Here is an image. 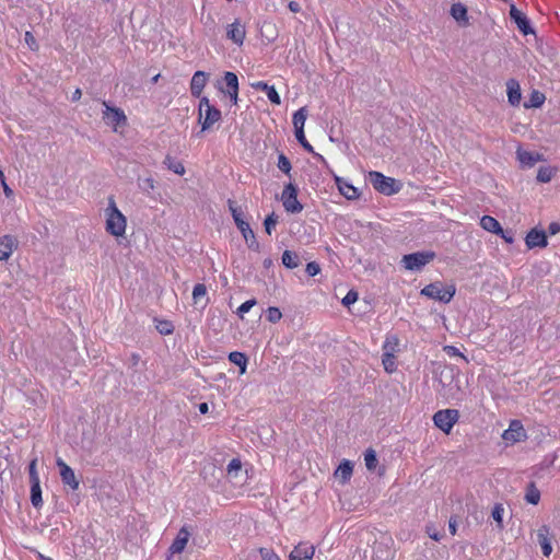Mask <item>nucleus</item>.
Instances as JSON below:
<instances>
[{
    "label": "nucleus",
    "mask_w": 560,
    "mask_h": 560,
    "mask_svg": "<svg viewBox=\"0 0 560 560\" xmlns=\"http://www.w3.org/2000/svg\"><path fill=\"white\" fill-rule=\"evenodd\" d=\"M0 179H1V183H2V186H3V191H4L5 196H7V197H10V196L13 194V191H12V189H10V188H9V186L7 185V183H5V178H4V174H3V172H2V171H0Z\"/></svg>",
    "instance_id": "052dcab7"
},
{
    "label": "nucleus",
    "mask_w": 560,
    "mask_h": 560,
    "mask_svg": "<svg viewBox=\"0 0 560 560\" xmlns=\"http://www.w3.org/2000/svg\"><path fill=\"white\" fill-rule=\"evenodd\" d=\"M425 533L429 535L430 538H432L435 541H439L442 538V535L432 524L427 525Z\"/></svg>",
    "instance_id": "6e6d98bb"
},
{
    "label": "nucleus",
    "mask_w": 560,
    "mask_h": 560,
    "mask_svg": "<svg viewBox=\"0 0 560 560\" xmlns=\"http://www.w3.org/2000/svg\"><path fill=\"white\" fill-rule=\"evenodd\" d=\"M209 75L203 71H196L190 81V91L194 96L199 97L202 93Z\"/></svg>",
    "instance_id": "a211bd4d"
},
{
    "label": "nucleus",
    "mask_w": 560,
    "mask_h": 560,
    "mask_svg": "<svg viewBox=\"0 0 560 560\" xmlns=\"http://www.w3.org/2000/svg\"><path fill=\"white\" fill-rule=\"evenodd\" d=\"M256 304V300H248L241 304L237 308V314L243 317L245 313H248L250 308Z\"/></svg>",
    "instance_id": "603ef678"
},
{
    "label": "nucleus",
    "mask_w": 560,
    "mask_h": 560,
    "mask_svg": "<svg viewBox=\"0 0 560 560\" xmlns=\"http://www.w3.org/2000/svg\"><path fill=\"white\" fill-rule=\"evenodd\" d=\"M81 96H82L81 90L80 89H75V91L72 93L71 100L73 102H77V101H79L81 98Z\"/></svg>",
    "instance_id": "338daca9"
},
{
    "label": "nucleus",
    "mask_w": 560,
    "mask_h": 560,
    "mask_svg": "<svg viewBox=\"0 0 560 560\" xmlns=\"http://www.w3.org/2000/svg\"><path fill=\"white\" fill-rule=\"evenodd\" d=\"M306 272L308 273V276L314 277L320 272V267L317 262H308L306 265Z\"/></svg>",
    "instance_id": "13d9d810"
},
{
    "label": "nucleus",
    "mask_w": 560,
    "mask_h": 560,
    "mask_svg": "<svg viewBox=\"0 0 560 560\" xmlns=\"http://www.w3.org/2000/svg\"><path fill=\"white\" fill-rule=\"evenodd\" d=\"M315 555V546L302 541L299 545H296L293 550L289 555L290 560H313V557Z\"/></svg>",
    "instance_id": "ddd939ff"
},
{
    "label": "nucleus",
    "mask_w": 560,
    "mask_h": 560,
    "mask_svg": "<svg viewBox=\"0 0 560 560\" xmlns=\"http://www.w3.org/2000/svg\"><path fill=\"white\" fill-rule=\"evenodd\" d=\"M480 226L483 230H486L490 233L497 234V235L499 233H502V228H501V224L499 223V221L490 215H483L480 219Z\"/></svg>",
    "instance_id": "cd10ccee"
},
{
    "label": "nucleus",
    "mask_w": 560,
    "mask_h": 560,
    "mask_svg": "<svg viewBox=\"0 0 560 560\" xmlns=\"http://www.w3.org/2000/svg\"><path fill=\"white\" fill-rule=\"evenodd\" d=\"M435 254L433 252H418L402 256L401 264L407 270H420L433 260Z\"/></svg>",
    "instance_id": "39448f33"
},
{
    "label": "nucleus",
    "mask_w": 560,
    "mask_h": 560,
    "mask_svg": "<svg viewBox=\"0 0 560 560\" xmlns=\"http://www.w3.org/2000/svg\"><path fill=\"white\" fill-rule=\"evenodd\" d=\"M451 15L460 25H464V26L468 25L467 9L462 3H455L452 5Z\"/></svg>",
    "instance_id": "bb28decb"
},
{
    "label": "nucleus",
    "mask_w": 560,
    "mask_h": 560,
    "mask_svg": "<svg viewBox=\"0 0 560 560\" xmlns=\"http://www.w3.org/2000/svg\"><path fill=\"white\" fill-rule=\"evenodd\" d=\"M510 16L517 24L520 31L523 32L525 35L533 32L525 14L521 12L514 4H511Z\"/></svg>",
    "instance_id": "6ab92c4d"
},
{
    "label": "nucleus",
    "mask_w": 560,
    "mask_h": 560,
    "mask_svg": "<svg viewBox=\"0 0 560 560\" xmlns=\"http://www.w3.org/2000/svg\"><path fill=\"white\" fill-rule=\"evenodd\" d=\"M103 120L108 127H112L114 131H118L120 127L126 126L127 117L124 110L118 107H113L106 102H103Z\"/></svg>",
    "instance_id": "20e7f679"
},
{
    "label": "nucleus",
    "mask_w": 560,
    "mask_h": 560,
    "mask_svg": "<svg viewBox=\"0 0 560 560\" xmlns=\"http://www.w3.org/2000/svg\"><path fill=\"white\" fill-rule=\"evenodd\" d=\"M504 508L502 504H495L492 510V518L495 521L499 529L503 528Z\"/></svg>",
    "instance_id": "58836bf2"
},
{
    "label": "nucleus",
    "mask_w": 560,
    "mask_h": 560,
    "mask_svg": "<svg viewBox=\"0 0 560 560\" xmlns=\"http://www.w3.org/2000/svg\"><path fill=\"white\" fill-rule=\"evenodd\" d=\"M238 230L242 233L247 246L250 249L258 250L259 244H258L255 233L250 229L249 224L247 222H245L244 224H240Z\"/></svg>",
    "instance_id": "393cba45"
},
{
    "label": "nucleus",
    "mask_w": 560,
    "mask_h": 560,
    "mask_svg": "<svg viewBox=\"0 0 560 560\" xmlns=\"http://www.w3.org/2000/svg\"><path fill=\"white\" fill-rule=\"evenodd\" d=\"M517 160L521 163L523 167H532L537 162H540L544 160L542 155L536 152L526 151L523 149H517L516 151Z\"/></svg>",
    "instance_id": "dca6fc26"
},
{
    "label": "nucleus",
    "mask_w": 560,
    "mask_h": 560,
    "mask_svg": "<svg viewBox=\"0 0 560 560\" xmlns=\"http://www.w3.org/2000/svg\"><path fill=\"white\" fill-rule=\"evenodd\" d=\"M56 464L59 468V474L62 482L69 486L72 490L79 489V480L75 477L73 469L67 465L61 458H57Z\"/></svg>",
    "instance_id": "f8f14e48"
},
{
    "label": "nucleus",
    "mask_w": 560,
    "mask_h": 560,
    "mask_svg": "<svg viewBox=\"0 0 560 560\" xmlns=\"http://www.w3.org/2000/svg\"><path fill=\"white\" fill-rule=\"evenodd\" d=\"M296 140L301 143V145L310 152H313V147L308 143L305 138L304 130H302V136L299 131L295 132Z\"/></svg>",
    "instance_id": "4d7b16f0"
},
{
    "label": "nucleus",
    "mask_w": 560,
    "mask_h": 560,
    "mask_svg": "<svg viewBox=\"0 0 560 560\" xmlns=\"http://www.w3.org/2000/svg\"><path fill=\"white\" fill-rule=\"evenodd\" d=\"M364 463H365V466L369 470H374L377 466V457H376V453L375 451L373 450H368L365 453H364Z\"/></svg>",
    "instance_id": "4c0bfd02"
},
{
    "label": "nucleus",
    "mask_w": 560,
    "mask_h": 560,
    "mask_svg": "<svg viewBox=\"0 0 560 560\" xmlns=\"http://www.w3.org/2000/svg\"><path fill=\"white\" fill-rule=\"evenodd\" d=\"M189 537L190 533L188 532V529L185 527L180 528L175 540L170 547V551L172 553H180L185 549L189 540Z\"/></svg>",
    "instance_id": "4be33fe9"
},
{
    "label": "nucleus",
    "mask_w": 560,
    "mask_h": 560,
    "mask_svg": "<svg viewBox=\"0 0 560 560\" xmlns=\"http://www.w3.org/2000/svg\"><path fill=\"white\" fill-rule=\"evenodd\" d=\"M281 200L288 212L299 213L303 209L302 205L298 200L296 188L292 184L285 186L282 191Z\"/></svg>",
    "instance_id": "1a4fd4ad"
},
{
    "label": "nucleus",
    "mask_w": 560,
    "mask_h": 560,
    "mask_svg": "<svg viewBox=\"0 0 560 560\" xmlns=\"http://www.w3.org/2000/svg\"><path fill=\"white\" fill-rule=\"evenodd\" d=\"M550 529L547 525H542L537 529V539L541 547L542 555L549 557L552 552V546L550 542Z\"/></svg>",
    "instance_id": "aec40b11"
},
{
    "label": "nucleus",
    "mask_w": 560,
    "mask_h": 560,
    "mask_svg": "<svg viewBox=\"0 0 560 560\" xmlns=\"http://www.w3.org/2000/svg\"><path fill=\"white\" fill-rule=\"evenodd\" d=\"M398 347V338L395 336H390L386 338V341L383 346L384 352H392L393 354L397 350Z\"/></svg>",
    "instance_id": "79ce46f5"
},
{
    "label": "nucleus",
    "mask_w": 560,
    "mask_h": 560,
    "mask_svg": "<svg viewBox=\"0 0 560 560\" xmlns=\"http://www.w3.org/2000/svg\"><path fill=\"white\" fill-rule=\"evenodd\" d=\"M369 180L377 191L384 195H393L398 190L395 187V179L392 177H387L380 172H370Z\"/></svg>",
    "instance_id": "0eeeda50"
},
{
    "label": "nucleus",
    "mask_w": 560,
    "mask_h": 560,
    "mask_svg": "<svg viewBox=\"0 0 560 560\" xmlns=\"http://www.w3.org/2000/svg\"><path fill=\"white\" fill-rule=\"evenodd\" d=\"M229 360L240 366V374H245L246 373V368H247V358L244 353L242 352H237V351H234V352H231L229 354Z\"/></svg>",
    "instance_id": "7c9ffc66"
},
{
    "label": "nucleus",
    "mask_w": 560,
    "mask_h": 560,
    "mask_svg": "<svg viewBox=\"0 0 560 560\" xmlns=\"http://www.w3.org/2000/svg\"><path fill=\"white\" fill-rule=\"evenodd\" d=\"M207 295V287L202 283H198L194 287L192 290V300L195 304H198L201 299Z\"/></svg>",
    "instance_id": "ea45409f"
},
{
    "label": "nucleus",
    "mask_w": 560,
    "mask_h": 560,
    "mask_svg": "<svg viewBox=\"0 0 560 560\" xmlns=\"http://www.w3.org/2000/svg\"><path fill=\"white\" fill-rule=\"evenodd\" d=\"M278 167L285 174H289V172L291 171V163L283 154L279 155Z\"/></svg>",
    "instance_id": "8fccbe9b"
},
{
    "label": "nucleus",
    "mask_w": 560,
    "mask_h": 560,
    "mask_svg": "<svg viewBox=\"0 0 560 560\" xmlns=\"http://www.w3.org/2000/svg\"><path fill=\"white\" fill-rule=\"evenodd\" d=\"M223 81L226 85V89L220 88L221 91L229 95L231 101L236 104L238 100V79L234 72H225L223 77Z\"/></svg>",
    "instance_id": "4468645a"
},
{
    "label": "nucleus",
    "mask_w": 560,
    "mask_h": 560,
    "mask_svg": "<svg viewBox=\"0 0 560 560\" xmlns=\"http://www.w3.org/2000/svg\"><path fill=\"white\" fill-rule=\"evenodd\" d=\"M282 264L290 269L299 266L298 255L291 250H284L282 254Z\"/></svg>",
    "instance_id": "72a5a7b5"
},
{
    "label": "nucleus",
    "mask_w": 560,
    "mask_h": 560,
    "mask_svg": "<svg viewBox=\"0 0 560 560\" xmlns=\"http://www.w3.org/2000/svg\"><path fill=\"white\" fill-rule=\"evenodd\" d=\"M498 235H500L508 244H512L514 242L513 235L509 232H504L502 230V233H499Z\"/></svg>",
    "instance_id": "0e129e2a"
},
{
    "label": "nucleus",
    "mask_w": 560,
    "mask_h": 560,
    "mask_svg": "<svg viewBox=\"0 0 560 560\" xmlns=\"http://www.w3.org/2000/svg\"><path fill=\"white\" fill-rule=\"evenodd\" d=\"M282 317V313L280 312V310L278 307H269L267 310V319L270 322V323H278Z\"/></svg>",
    "instance_id": "c03bdc74"
},
{
    "label": "nucleus",
    "mask_w": 560,
    "mask_h": 560,
    "mask_svg": "<svg viewBox=\"0 0 560 560\" xmlns=\"http://www.w3.org/2000/svg\"><path fill=\"white\" fill-rule=\"evenodd\" d=\"M353 465L350 460H342L335 471V477L340 480L341 483H346L352 476Z\"/></svg>",
    "instance_id": "b1692460"
},
{
    "label": "nucleus",
    "mask_w": 560,
    "mask_h": 560,
    "mask_svg": "<svg viewBox=\"0 0 560 560\" xmlns=\"http://www.w3.org/2000/svg\"><path fill=\"white\" fill-rule=\"evenodd\" d=\"M259 552L262 560H280V557L271 549L261 548Z\"/></svg>",
    "instance_id": "3c124183"
},
{
    "label": "nucleus",
    "mask_w": 560,
    "mask_h": 560,
    "mask_svg": "<svg viewBox=\"0 0 560 560\" xmlns=\"http://www.w3.org/2000/svg\"><path fill=\"white\" fill-rule=\"evenodd\" d=\"M266 94H267L268 100L272 104L279 105L281 103V98L273 85H270L268 88V90L266 91Z\"/></svg>",
    "instance_id": "de8ad7c7"
},
{
    "label": "nucleus",
    "mask_w": 560,
    "mask_h": 560,
    "mask_svg": "<svg viewBox=\"0 0 560 560\" xmlns=\"http://www.w3.org/2000/svg\"><path fill=\"white\" fill-rule=\"evenodd\" d=\"M220 119L221 112L210 104L208 97H201L198 106V122L201 125V131L211 129Z\"/></svg>",
    "instance_id": "f03ea898"
},
{
    "label": "nucleus",
    "mask_w": 560,
    "mask_h": 560,
    "mask_svg": "<svg viewBox=\"0 0 560 560\" xmlns=\"http://www.w3.org/2000/svg\"><path fill=\"white\" fill-rule=\"evenodd\" d=\"M140 187L144 191L153 190L155 188V180L152 177H145V178L141 179Z\"/></svg>",
    "instance_id": "5fc2aeb1"
},
{
    "label": "nucleus",
    "mask_w": 560,
    "mask_h": 560,
    "mask_svg": "<svg viewBox=\"0 0 560 560\" xmlns=\"http://www.w3.org/2000/svg\"><path fill=\"white\" fill-rule=\"evenodd\" d=\"M525 500L529 504H538L540 500V491L534 483L528 485L525 493Z\"/></svg>",
    "instance_id": "473e14b6"
},
{
    "label": "nucleus",
    "mask_w": 560,
    "mask_h": 560,
    "mask_svg": "<svg viewBox=\"0 0 560 560\" xmlns=\"http://www.w3.org/2000/svg\"><path fill=\"white\" fill-rule=\"evenodd\" d=\"M502 439L506 443L514 444L526 439V431L518 420H513L511 421L509 429L503 432Z\"/></svg>",
    "instance_id": "9b49d317"
},
{
    "label": "nucleus",
    "mask_w": 560,
    "mask_h": 560,
    "mask_svg": "<svg viewBox=\"0 0 560 560\" xmlns=\"http://www.w3.org/2000/svg\"><path fill=\"white\" fill-rule=\"evenodd\" d=\"M31 502L35 509L43 506L40 481L31 482Z\"/></svg>",
    "instance_id": "c85d7f7f"
},
{
    "label": "nucleus",
    "mask_w": 560,
    "mask_h": 560,
    "mask_svg": "<svg viewBox=\"0 0 560 560\" xmlns=\"http://www.w3.org/2000/svg\"><path fill=\"white\" fill-rule=\"evenodd\" d=\"M230 212L233 217V220L237 226L240 228V224H244L246 221L242 218V210L236 206V203L233 200L228 201Z\"/></svg>",
    "instance_id": "c9c22d12"
},
{
    "label": "nucleus",
    "mask_w": 560,
    "mask_h": 560,
    "mask_svg": "<svg viewBox=\"0 0 560 560\" xmlns=\"http://www.w3.org/2000/svg\"><path fill=\"white\" fill-rule=\"evenodd\" d=\"M339 191L349 200H354L359 197L358 188L345 179L337 178Z\"/></svg>",
    "instance_id": "a878e982"
},
{
    "label": "nucleus",
    "mask_w": 560,
    "mask_h": 560,
    "mask_svg": "<svg viewBox=\"0 0 560 560\" xmlns=\"http://www.w3.org/2000/svg\"><path fill=\"white\" fill-rule=\"evenodd\" d=\"M525 243L528 248H545L548 245L546 232L538 229H532L525 237Z\"/></svg>",
    "instance_id": "2eb2a0df"
},
{
    "label": "nucleus",
    "mask_w": 560,
    "mask_h": 560,
    "mask_svg": "<svg viewBox=\"0 0 560 560\" xmlns=\"http://www.w3.org/2000/svg\"><path fill=\"white\" fill-rule=\"evenodd\" d=\"M444 351L448 354V355H453V357H460L463 358L464 360H466L465 355L454 346H445L444 347Z\"/></svg>",
    "instance_id": "bf43d9fd"
},
{
    "label": "nucleus",
    "mask_w": 560,
    "mask_h": 560,
    "mask_svg": "<svg viewBox=\"0 0 560 560\" xmlns=\"http://www.w3.org/2000/svg\"><path fill=\"white\" fill-rule=\"evenodd\" d=\"M277 223H278V217L275 213L267 215V218L265 219V222H264L265 230H266L267 234L270 235L272 233V230L276 228Z\"/></svg>",
    "instance_id": "37998d69"
},
{
    "label": "nucleus",
    "mask_w": 560,
    "mask_h": 560,
    "mask_svg": "<svg viewBox=\"0 0 560 560\" xmlns=\"http://www.w3.org/2000/svg\"><path fill=\"white\" fill-rule=\"evenodd\" d=\"M269 86L270 85H268L264 81H257V82L252 83V88H254L255 90H261V91H265V92L268 90Z\"/></svg>",
    "instance_id": "e2e57ef3"
},
{
    "label": "nucleus",
    "mask_w": 560,
    "mask_h": 560,
    "mask_svg": "<svg viewBox=\"0 0 560 560\" xmlns=\"http://www.w3.org/2000/svg\"><path fill=\"white\" fill-rule=\"evenodd\" d=\"M455 292L456 288L454 284L444 285L442 282L436 281L425 285L420 294L432 300L448 303L455 295Z\"/></svg>",
    "instance_id": "7ed1b4c3"
},
{
    "label": "nucleus",
    "mask_w": 560,
    "mask_h": 560,
    "mask_svg": "<svg viewBox=\"0 0 560 560\" xmlns=\"http://www.w3.org/2000/svg\"><path fill=\"white\" fill-rule=\"evenodd\" d=\"M307 118V109L305 107H301L299 110H296L293 115V126L295 129V132L299 131V133L302 135V130H304V125Z\"/></svg>",
    "instance_id": "c756f323"
},
{
    "label": "nucleus",
    "mask_w": 560,
    "mask_h": 560,
    "mask_svg": "<svg viewBox=\"0 0 560 560\" xmlns=\"http://www.w3.org/2000/svg\"><path fill=\"white\" fill-rule=\"evenodd\" d=\"M198 409L201 413H207L209 410V406L207 402H201L199 404Z\"/></svg>",
    "instance_id": "774afa93"
},
{
    "label": "nucleus",
    "mask_w": 560,
    "mask_h": 560,
    "mask_svg": "<svg viewBox=\"0 0 560 560\" xmlns=\"http://www.w3.org/2000/svg\"><path fill=\"white\" fill-rule=\"evenodd\" d=\"M382 363L386 372L393 373L396 371L395 354L392 352L383 353Z\"/></svg>",
    "instance_id": "e433bc0d"
},
{
    "label": "nucleus",
    "mask_w": 560,
    "mask_h": 560,
    "mask_svg": "<svg viewBox=\"0 0 560 560\" xmlns=\"http://www.w3.org/2000/svg\"><path fill=\"white\" fill-rule=\"evenodd\" d=\"M557 173V167L541 166L537 173V180L539 183H549Z\"/></svg>",
    "instance_id": "2f4dec72"
},
{
    "label": "nucleus",
    "mask_w": 560,
    "mask_h": 560,
    "mask_svg": "<svg viewBox=\"0 0 560 560\" xmlns=\"http://www.w3.org/2000/svg\"><path fill=\"white\" fill-rule=\"evenodd\" d=\"M228 38H230L236 45H242L245 39L246 31L244 25L238 20L234 21L228 27Z\"/></svg>",
    "instance_id": "f3484780"
},
{
    "label": "nucleus",
    "mask_w": 560,
    "mask_h": 560,
    "mask_svg": "<svg viewBox=\"0 0 560 560\" xmlns=\"http://www.w3.org/2000/svg\"><path fill=\"white\" fill-rule=\"evenodd\" d=\"M226 477L230 482L234 485H243L247 480V471L243 470L242 462L238 458H233L226 468Z\"/></svg>",
    "instance_id": "9d476101"
},
{
    "label": "nucleus",
    "mask_w": 560,
    "mask_h": 560,
    "mask_svg": "<svg viewBox=\"0 0 560 560\" xmlns=\"http://www.w3.org/2000/svg\"><path fill=\"white\" fill-rule=\"evenodd\" d=\"M165 164L175 174H178V175H184L185 174V167H184V165L180 162H175L173 159L167 156L165 159Z\"/></svg>",
    "instance_id": "a19ab883"
},
{
    "label": "nucleus",
    "mask_w": 560,
    "mask_h": 560,
    "mask_svg": "<svg viewBox=\"0 0 560 560\" xmlns=\"http://www.w3.org/2000/svg\"><path fill=\"white\" fill-rule=\"evenodd\" d=\"M394 541L388 535H381L373 546V555L376 560H390L394 558Z\"/></svg>",
    "instance_id": "6e6552de"
},
{
    "label": "nucleus",
    "mask_w": 560,
    "mask_h": 560,
    "mask_svg": "<svg viewBox=\"0 0 560 560\" xmlns=\"http://www.w3.org/2000/svg\"><path fill=\"white\" fill-rule=\"evenodd\" d=\"M18 243L16 240L11 235H3L0 237V260H8Z\"/></svg>",
    "instance_id": "412c9836"
},
{
    "label": "nucleus",
    "mask_w": 560,
    "mask_h": 560,
    "mask_svg": "<svg viewBox=\"0 0 560 560\" xmlns=\"http://www.w3.org/2000/svg\"><path fill=\"white\" fill-rule=\"evenodd\" d=\"M545 100L546 97L541 92L534 90L530 93L529 101L528 103L525 104V107H540L544 104Z\"/></svg>",
    "instance_id": "f704fd0d"
},
{
    "label": "nucleus",
    "mask_w": 560,
    "mask_h": 560,
    "mask_svg": "<svg viewBox=\"0 0 560 560\" xmlns=\"http://www.w3.org/2000/svg\"><path fill=\"white\" fill-rule=\"evenodd\" d=\"M105 231L116 237L120 238L126 235L127 218L118 209L115 198L113 196L107 199V207L104 209Z\"/></svg>",
    "instance_id": "f257e3e1"
},
{
    "label": "nucleus",
    "mask_w": 560,
    "mask_h": 560,
    "mask_svg": "<svg viewBox=\"0 0 560 560\" xmlns=\"http://www.w3.org/2000/svg\"><path fill=\"white\" fill-rule=\"evenodd\" d=\"M24 40L31 50H33V51L38 50L39 46L31 32H28V31L25 32Z\"/></svg>",
    "instance_id": "09e8293b"
},
{
    "label": "nucleus",
    "mask_w": 560,
    "mask_h": 560,
    "mask_svg": "<svg viewBox=\"0 0 560 560\" xmlns=\"http://www.w3.org/2000/svg\"><path fill=\"white\" fill-rule=\"evenodd\" d=\"M358 301V293L353 290H350L346 296L342 299V304L345 306H350Z\"/></svg>",
    "instance_id": "864d4df0"
},
{
    "label": "nucleus",
    "mask_w": 560,
    "mask_h": 560,
    "mask_svg": "<svg viewBox=\"0 0 560 560\" xmlns=\"http://www.w3.org/2000/svg\"><path fill=\"white\" fill-rule=\"evenodd\" d=\"M506 89H508L509 103L512 106H517L520 104L521 97H522L521 86H520L518 82L515 80L508 81Z\"/></svg>",
    "instance_id": "5701e85b"
},
{
    "label": "nucleus",
    "mask_w": 560,
    "mask_h": 560,
    "mask_svg": "<svg viewBox=\"0 0 560 560\" xmlns=\"http://www.w3.org/2000/svg\"><path fill=\"white\" fill-rule=\"evenodd\" d=\"M156 329L162 335H171L174 331V326L170 322L161 320L156 324Z\"/></svg>",
    "instance_id": "a18cd8bd"
},
{
    "label": "nucleus",
    "mask_w": 560,
    "mask_h": 560,
    "mask_svg": "<svg viewBox=\"0 0 560 560\" xmlns=\"http://www.w3.org/2000/svg\"><path fill=\"white\" fill-rule=\"evenodd\" d=\"M28 474H30V481L31 482L40 481L39 480V475H38V471H37V458H34L30 463Z\"/></svg>",
    "instance_id": "49530a36"
},
{
    "label": "nucleus",
    "mask_w": 560,
    "mask_h": 560,
    "mask_svg": "<svg viewBox=\"0 0 560 560\" xmlns=\"http://www.w3.org/2000/svg\"><path fill=\"white\" fill-rule=\"evenodd\" d=\"M289 9H290L291 12L296 13V12H299L301 10V5L296 1H290L289 2Z\"/></svg>",
    "instance_id": "69168bd1"
},
{
    "label": "nucleus",
    "mask_w": 560,
    "mask_h": 560,
    "mask_svg": "<svg viewBox=\"0 0 560 560\" xmlns=\"http://www.w3.org/2000/svg\"><path fill=\"white\" fill-rule=\"evenodd\" d=\"M459 419V412L456 409L439 410L433 416L434 424L444 433H450L454 424Z\"/></svg>",
    "instance_id": "423d86ee"
},
{
    "label": "nucleus",
    "mask_w": 560,
    "mask_h": 560,
    "mask_svg": "<svg viewBox=\"0 0 560 560\" xmlns=\"http://www.w3.org/2000/svg\"><path fill=\"white\" fill-rule=\"evenodd\" d=\"M548 232L550 235H556L560 232V223L559 222H551L548 225Z\"/></svg>",
    "instance_id": "680f3d73"
}]
</instances>
